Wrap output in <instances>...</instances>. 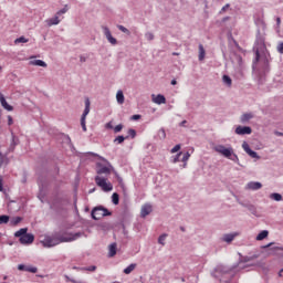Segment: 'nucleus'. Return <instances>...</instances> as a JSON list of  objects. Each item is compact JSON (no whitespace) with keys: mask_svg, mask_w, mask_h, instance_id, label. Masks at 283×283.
<instances>
[{"mask_svg":"<svg viewBox=\"0 0 283 283\" xmlns=\"http://www.w3.org/2000/svg\"><path fill=\"white\" fill-rule=\"evenodd\" d=\"M14 235L15 238H20V244H32V242H34V234L28 233V228H21Z\"/></svg>","mask_w":283,"mask_h":283,"instance_id":"obj_1","label":"nucleus"},{"mask_svg":"<svg viewBox=\"0 0 283 283\" xmlns=\"http://www.w3.org/2000/svg\"><path fill=\"white\" fill-rule=\"evenodd\" d=\"M214 151H217V154H221L224 158H229V160H238V155L233 153L232 147L227 148L224 145H217L214 147Z\"/></svg>","mask_w":283,"mask_h":283,"instance_id":"obj_2","label":"nucleus"},{"mask_svg":"<svg viewBox=\"0 0 283 283\" xmlns=\"http://www.w3.org/2000/svg\"><path fill=\"white\" fill-rule=\"evenodd\" d=\"M103 160L104 163H106V165H104L103 163H97L96 174H98V176H102V174H104L105 176H109V174L114 171V166H112V164H109V161H107L106 159Z\"/></svg>","mask_w":283,"mask_h":283,"instance_id":"obj_3","label":"nucleus"},{"mask_svg":"<svg viewBox=\"0 0 283 283\" xmlns=\"http://www.w3.org/2000/svg\"><path fill=\"white\" fill-rule=\"evenodd\" d=\"M56 235H57V239L61 244L63 242H74V240H78V238H81V235H83V233H81V232H76V233L64 232V233H60Z\"/></svg>","mask_w":283,"mask_h":283,"instance_id":"obj_4","label":"nucleus"},{"mask_svg":"<svg viewBox=\"0 0 283 283\" xmlns=\"http://www.w3.org/2000/svg\"><path fill=\"white\" fill-rule=\"evenodd\" d=\"M95 184L97 185V187H101L102 191H112V189H114L112 182H109L107 178L102 176L95 177Z\"/></svg>","mask_w":283,"mask_h":283,"instance_id":"obj_5","label":"nucleus"},{"mask_svg":"<svg viewBox=\"0 0 283 283\" xmlns=\"http://www.w3.org/2000/svg\"><path fill=\"white\" fill-rule=\"evenodd\" d=\"M105 216H112L108 209L98 207V208H94L92 211L93 220H101V218H105Z\"/></svg>","mask_w":283,"mask_h":283,"instance_id":"obj_6","label":"nucleus"},{"mask_svg":"<svg viewBox=\"0 0 283 283\" xmlns=\"http://www.w3.org/2000/svg\"><path fill=\"white\" fill-rule=\"evenodd\" d=\"M41 244H43V247H46L48 249L56 247L57 244H60L59 237L56 234L53 237H45L41 241Z\"/></svg>","mask_w":283,"mask_h":283,"instance_id":"obj_7","label":"nucleus"},{"mask_svg":"<svg viewBox=\"0 0 283 283\" xmlns=\"http://www.w3.org/2000/svg\"><path fill=\"white\" fill-rule=\"evenodd\" d=\"M90 105H91L90 98H86L85 99V109L81 117V126H82L83 132H87V126L85 125V118H87V114H90Z\"/></svg>","mask_w":283,"mask_h":283,"instance_id":"obj_8","label":"nucleus"},{"mask_svg":"<svg viewBox=\"0 0 283 283\" xmlns=\"http://www.w3.org/2000/svg\"><path fill=\"white\" fill-rule=\"evenodd\" d=\"M103 30L108 43H111L112 45H116L117 41L114 36H112V31H109V28L103 27Z\"/></svg>","mask_w":283,"mask_h":283,"instance_id":"obj_9","label":"nucleus"},{"mask_svg":"<svg viewBox=\"0 0 283 283\" xmlns=\"http://www.w3.org/2000/svg\"><path fill=\"white\" fill-rule=\"evenodd\" d=\"M252 129L249 126H238L235 128V134H238L239 136H244L245 134H251Z\"/></svg>","mask_w":283,"mask_h":283,"instance_id":"obj_10","label":"nucleus"},{"mask_svg":"<svg viewBox=\"0 0 283 283\" xmlns=\"http://www.w3.org/2000/svg\"><path fill=\"white\" fill-rule=\"evenodd\" d=\"M0 103L3 109H7V112H12L14 109L12 105L8 104V101H6V96H3V94L1 93H0Z\"/></svg>","mask_w":283,"mask_h":283,"instance_id":"obj_11","label":"nucleus"},{"mask_svg":"<svg viewBox=\"0 0 283 283\" xmlns=\"http://www.w3.org/2000/svg\"><path fill=\"white\" fill-rule=\"evenodd\" d=\"M151 211H153L151 205L149 203L144 205L140 210L142 218H147V216H149Z\"/></svg>","mask_w":283,"mask_h":283,"instance_id":"obj_12","label":"nucleus"},{"mask_svg":"<svg viewBox=\"0 0 283 283\" xmlns=\"http://www.w3.org/2000/svg\"><path fill=\"white\" fill-rule=\"evenodd\" d=\"M61 23V19H59V15L55 13L54 18L46 20V25L49 28H52V25H59Z\"/></svg>","mask_w":283,"mask_h":283,"instance_id":"obj_13","label":"nucleus"},{"mask_svg":"<svg viewBox=\"0 0 283 283\" xmlns=\"http://www.w3.org/2000/svg\"><path fill=\"white\" fill-rule=\"evenodd\" d=\"M249 189H252V191H258V189H262V184L258 181H251L247 186Z\"/></svg>","mask_w":283,"mask_h":283,"instance_id":"obj_14","label":"nucleus"},{"mask_svg":"<svg viewBox=\"0 0 283 283\" xmlns=\"http://www.w3.org/2000/svg\"><path fill=\"white\" fill-rule=\"evenodd\" d=\"M154 103H156V105H165V103H167V98L164 97V95H157L155 98H153Z\"/></svg>","mask_w":283,"mask_h":283,"instance_id":"obj_15","label":"nucleus"},{"mask_svg":"<svg viewBox=\"0 0 283 283\" xmlns=\"http://www.w3.org/2000/svg\"><path fill=\"white\" fill-rule=\"evenodd\" d=\"M17 145H19V138L17 136L12 135V142H11L9 150L14 151V147H17Z\"/></svg>","mask_w":283,"mask_h":283,"instance_id":"obj_16","label":"nucleus"},{"mask_svg":"<svg viewBox=\"0 0 283 283\" xmlns=\"http://www.w3.org/2000/svg\"><path fill=\"white\" fill-rule=\"evenodd\" d=\"M265 238H269V231L263 230L256 235V240L260 242L262 240H265Z\"/></svg>","mask_w":283,"mask_h":283,"instance_id":"obj_17","label":"nucleus"},{"mask_svg":"<svg viewBox=\"0 0 283 283\" xmlns=\"http://www.w3.org/2000/svg\"><path fill=\"white\" fill-rule=\"evenodd\" d=\"M207 52L205 51V46L199 44V61H205Z\"/></svg>","mask_w":283,"mask_h":283,"instance_id":"obj_18","label":"nucleus"},{"mask_svg":"<svg viewBox=\"0 0 283 283\" xmlns=\"http://www.w3.org/2000/svg\"><path fill=\"white\" fill-rule=\"evenodd\" d=\"M31 65H38L39 67H48V64L42 60H34L30 62Z\"/></svg>","mask_w":283,"mask_h":283,"instance_id":"obj_19","label":"nucleus"},{"mask_svg":"<svg viewBox=\"0 0 283 283\" xmlns=\"http://www.w3.org/2000/svg\"><path fill=\"white\" fill-rule=\"evenodd\" d=\"M116 98H117V103H119V105H123V103H125V95L123 94V91L117 92Z\"/></svg>","mask_w":283,"mask_h":283,"instance_id":"obj_20","label":"nucleus"},{"mask_svg":"<svg viewBox=\"0 0 283 283\" xmlns=\"http://www.w3.org/2000/svg\"><path fill=\"white\" fill-rule=\"evenodd\" d=\"M108 255L109 258H114V255H116V243H112L108 247Z\"/></svg>","mask_w":283,"mask_h":283,"instance_id":"obj_21","label":"nucleus"},{"mask_svg":"<svg viewBox=\"0 0 283 283\" xmlns=\"http://www.w3.org/2000/svg\"><path fill=\"white\" fill-rule=\"evenodd\" d=\"M235 239V234H224L223 237H222V241L223 242H233V240Z\"/></svg>","mask_w":283,"mask_h":283,"instance_id":"obj_22","label":"nucleus"},{"mask_svg":"<svg viewBox=\"0 0 283 283\" xmlns=\"http://www.w3.org/2000/svg\"><path fill=\"white\" fill-rule=\"evenodd\" d=\"M135 269H136V263H132V264L128 265L126 269H124L125 275H129V273H132L133 271H135Z\"/></svg>","mask_w":283,"mask_h":283,"instance_id":"obj_23","label":"nucleus"},{"mask_svg":"<svg viewBox=\"0 0 283 283\" xmlns=\"http://www.w3.org/2000/svg\"><path fill=\"white\" fill-rule=\"evenodd\" d=\"M23 220L21 217H15L10 220V227H17Z\"/></svg>","mask_w":283,"mask_h":283,"instance_id":"obj_24","label":"nucleus"},{"mask_svg":"<svg viewBox=\"0 0 283 283\" xmlns=\"http://www.w3.org/2000/svg\"><path fill=\"white\" fill-rule=\"evenodd\" d=\"M10 222V217L8 214L0 216V224H8Z\"/></svg>","mask_w":283,"mask_h":283,"instance_id":"obj_25","label":"nucleus"},{"mask_svg":"<svg viewBox=\"0 0 283 283\" xmlns=\"http://www.w3.org/2000/svg\"><path fill=\"white\" fill-rule=\"evenodd\" d=\"M30 40L25 36H20L18 39L14 40V44L19 45V43H28Z\"/></svg>","mask_w":283,"mask_h":283,"instance_id":"obj_26","label":"nucleus"},{"mask_svg":"<svg viewBox=\"0 0 283 283\" xmlns=\"http://www.w3.org/2000/svg\"><path fill=\"white\" fill-rule=\"evenodd\" d=\"M251 118H253V114L251 113H245L241 116L242 123H247V120H251Z\"/></svg>","mask_w":283,"mask_h":283,"instance_id":"obj_27","label":"nucleus"},{"mask_svg":"<svg viewBox=\"0 0 283 283\" xmlns=\"http://www.w3.org/2000/svg\"><path fill=\"white\" fill-rule=\"evenodd\" d=\"M270 198H272V200H275L276 202H280V200H282V195L274 192L270 196Z\"/></svg>","mask_w":283,"mask_h":283,"instance_id":"obj_28","label":"nucleus"},{"mask_svg":"<svg viewBox=\"0 0 283 283\" xmlns=\"http://www.w3.org/2000/svg\"><path fill=\"white\" fill-rule=\"evenodd\" d=\"M223 83H226V85H228L229 87H231V77L229 75H223Z\"/></svg>","mask_w":283,"mask_h":283,"instance_id":"obj_29","label":"nucleus"},{"mask_svg":"<svg viewBox=\"0 0 283 283\" xmlns=\"http://www.w3.org/2000/svg\"><path fill=\"white\" fill-rule=\"evenodd\" d=\"M114 143H118V145L125 143V137L119 135L114 139Z\"/></svg>","mask_w":283,"mask_h":283,"instance_id":"obj_30","label":"nucleus"},{"mask_svg":"<svg viewBox=\"0 0 283 283\" xmlns=\"http://www.w3.org/2000/svg\"><path fill=\"white\" fill-rule=\"evenodd\" d=\"M112 200H113V205H118V202H119V196H118V193H113V196H112Z\"/></svg>","mask_w":283,"mask_h":283,"instance_id":"obj_31","label":"nucleus"},{"mask_svg":"<svg viewBox=\"0 0 283 283\" xmlns=\"http://www.w3.org/2000/svg\"><path fill=\"white\" fill-rule=\"evenodd\" d=\"M165 240H167V234H161V235L158 238V243H159V244H163V247H165Z\"/></svg>","mask_w":283,"mask_h":283,"instance_id":"obj_32","label":"nucleus"},{"mask_svg":"<svg viewBox=\"0 0 283 283\" xmlns=\"http://www.w3.org/2000/svg\"><path fill=\"white\" fill-rule=\"evenodd\" d=\"M118 30L120 32H124V34H129V29L125 28L124 25H117Z\"/></svg>","mask_w":283,"mask_h":283,"instance_id":"obj_33","label":"nucleus"},{"mask_svg":"<svg viewBox=\"0 0 283 283\" xmlns=\"http://www.w3.org/2000/svg\"><path fill=\"white\" fill-rule=\"evenodd\" d=\"M25 271L28 272V273H36V271H39L36 268H34V266H27L25 268Z\"/></svg>","mask_w":283,"mask_h":283,"instance_id":"obj_34","label":"nucleus"},{"mask_svg":"<svg viewBox=\"0 0 283 283\" xmlns=\"http://www.w3.org/2000/svg\"><path fill=\"white\" fill-rule=\"evenodd\" d=\"M189 158H191V154H189V153L184 154L181 163H187V160H189Z\"/></svg>","mask_w":283,"mask_h":283,"instance_id":"obj_35","label":"nucleus"},{"mask_svg":"<svg viewBox=\"0 0 283 283\" xmlns=\"http://www.w3.org/2000/svg\"><path fill=\"white\" fill-rule=\"evenodd\" d=\"M242 148L244 149V151L248 154L251 150V147L249 146V144L247 142H244L242 144Z\"/></svg>","mask_w":283,"mask_h":283,"instance_id":"obj_36","label":"nucleus"},{"mask_svg":"<svg viewBox=\"0 0 283 283\" xmlns=\"http://www.w3.org/2000/svg\"><path fill=\"white\" fill-rule=\"evenodd\" d=\"M67 10H69V9H67V6H65L62 10H60V11L56 12V15H57V17H61V14H65V12H67Z\"/></svg>","mask_w":283,"mask_h":283,"instance_id":"obj_37","label":"nucleus"},{"mask_svg":"<svg viewBox=\"0 0 283 283\" xmlns=\"http://www.w3.org/2000/svg\"><path fill=\"white\" fill-rule=\"evenodd\" d=\"M114 132H115V134H118V132H123V124L115 126Z\"/></svg>","mask_w":283,"mask_h":283,"instance_id":"obj_38","label":"nucleus"},{"mask_svg":"<svg viewBox=\"0 0 283 283\" xmlns=\"http://www.w3.org/2000/svg\"><path fill=\"white\" fill-rule=\"evenodd\" d=\"M248 155L251 156V158H258V153L252 149L248 150Z\"/></svg>","mask_w":283,"mask_h":283,"instance_id":"obj_39","label":"nucleus"},{"mask_svg":"<svg viewBox=\"0 0 283 283\" xmlns=\"http://www.w3.org/2000/svg\"><path fill=\"white\" fill-rule=\"evenodd\" d=\"M180 151V144H177L172 149H171V154H176Z\"/></svg>","mask_w":283,"mask_h":283,"instance_id":"obj_40","label":"nucleus"},{"mask_svg":"<svg viewBox=\"0 0 283 283\" xmlns=\"http://www.w3.org/2000/svg\"><path fill=\"white\" fill-rule=\"evenodd\" d=\"M83 271H91V272H94V271H96V265H92V266H88V268H84Z\"/></svg>","mask_w":283,"mask_h":283,"instance_id":"obj_41","label":"nucleus"},{"mask_svg":"<svg viewBox=\"0 0 283 283\" xmlns=\"http://www.w3.org/2000/svg\"><path fill=\"white\" fill-rule=\"evenodd\" d=\"M128 134L132 138H136V130H134L133 128L128 129Z\"/></svg>","mask_w":283,"mask_h":283,"instance_id":"obj_42","label":"nucleus"},{"mask_svg":"<svg viewBox=\"0 0 283 283\" xmlns=\"http://www.w3.org/2000/svg\"><path fill=\"white\" fill-rule=\"evenodd\" d=\"M159 136H161L163 138H167V133H165L164 128L159 129Z\"/></svg>","mask_w":283,"mask_h":283,"instance_id":"obj_43","label":"nucleus"},{"mask_svg":"<svg viewBox=\"0 0 283 283\" xmlns=\"http://www.w3.org/2000/svg\"><path fill=\"white\" fill-rule=\"evenodd\" d=\"M146 39L148 41H154V33H146Z\"/></svg>","mask_w":283,"mask_h":283,"instance_id":"obj_44","label":"nucleus"},{"mask_svg":"<svg viewBox=\"0 0 283 283\" xmlns=\"http://www.w3.org/2000/svg\"><path fill=\"white\" fill-rule=\"evenodd\" d=\"M277 52H280V54H283V42H281V43L277 45Z\"/></svg>","mask_w":283,"mask_h":283,"instance_id":"obj_45","label":"nucleus"},{"mask_svg":"<svg viewBox=\"0 0 283 283\" xmlns=\"http://www.w3.org/2000/svg\"><path fill=\"white\" fill-rule=\"evenodd\" d=\"M130 120H140V115H133Z\"/></svg>","mask_w":283,"mask_h":283,"instance_id":"obj_46","label":"nucleus"},{"mask_svg":"<svg viewBox=\"0 0 283 283\" xmlns=\"http://www.w3.org/2000/svg\"><path fill=\"white\" fill-rule=\"evenodd\" d=\"M25 269H28V266H25L23 264L18 265L19 271H25Z\"/></svg>","mask_w":283,"mask_h":283,"instance_id":"obj_47","label":"nucleus"},{"mask_svg":"<svg viewBox=\"0 0 283 283\" xmlns=\"http://www.w3.org/2000/svg\"><path fill=\"white\" fill-rule=\"evenodd\" d=\"M0 191H3V177L0 176Z\"/></svg>","mask_w":283,"mask_h":283,"instance_id":"obj_48","label":"nucleus"},{"mask_svg":"<svg viewBox=\"0 0 283 283\" xmlns=\"http://www.w3.org/2000/svg\"><path fill=\"white\" fill-rule=\"evenodd\" d=\"M180 156H182V153H179V154L177 155V157L174 159V163H178V161H179L178 158H180Z\"/></svg>","mask_w":283,"mask_h":283,"instance_id":"obj_49","label":"nucleus"},{"mask_svg":"<svg viewBox=\"0 0 283 283\" xmlns=\"http://www.w3.org/2000/svg\"><path fill=\"white\" fill-rule=\"evenodd\" d=\"M255 61L256 62L260 61V51H256V53H255Z\"/></svg>","mask_w":283,"mask_h":283,"instance_id":"obj_50","label":"nucleus"},{"mask_svg":"<svg viewBox=\"0 0 283 283\" xmlns=\"http://www.w3.org/2000/svg\"><path fill=\"white\" fill-rule=\"evenodd\" d=\"M13 120H12V116H8V125H12Z\"/></svg>","mask_w":283,"mask_h":283,"instance_id":"obj_51","label":"nucleus"},{"mask_svg":"<svg viewBox=\"0 0 283 283\" xmlns=\"http://www.w3.org/2000/svg\"><path fill=\"white\" fill-rule=\"evenodd\" d=\"M228 8H229V4H226V6L221 9V12H227Z\"/></svg>","mask_w":283,"mask_h":283,"instance_id":"obj_52","label":"nucleus"},{"mask_svg":"<svg viewBox=\"0 0 283 283\" xmlns=\"http://www.w3.org/2000/svg\"><path fill=\"white\" fill-rule=\"evenodd\" d=\"M281 23H282V19L276 18V25H281Z\"/></svg>","mask_w":283,"mask_h":283,"instance_id":"obj_53","label":"nucleus"},{"mask_svg":"<svg viewBox=\"0 0 283 283\" xmlns=\"http://www.w3.org/2000/svg\"><path fill=\"white\" fill-rule=\"evenodd\" d=\"M185 125H187V120H182V122L180 123V127H185Z\"/></svg>","mask_w":283,"mask_h":283,"instance_id":"obj_54","label":"nucleus"},{"mask_svg":"<svg viewBox=\"0 0 283 283\" xmlns=\"http://www.w3.org/2000/svg\"><path fill=\"white\" fill-rule=\"evenodd\" d=\"M106 127H107L108 129H112V128H113L112 123H107V124H106Z\"/></svg>","mask_w":283,"mask_h":283,"instance_id":"obj_55","label":"nucleus"},{"mask_svg":"<svg viewBox=\"0 0 283 283\" xmlns=\"http://www.w3.org/2000/svg\"><path fill=\"white\" fill-rule=\"evenodd\" d=\"M177 84H178V82L176 80L171 81V85H177Z\"/></svg>","mask_w":283,"mask_h":283,"instance_id":"obj_56","label":"nucleus"},{"mask_svg":"<svg viewBox=\"0 0 283 283\" xmlns=\"http://www.w3.org/2000/svg\"><path fill=\"white\" fill-rule=\"evenodd\" d=\"M282 273H283V269L280 271L279 275L282 276Z\"/></svg>","mask_w":283,"mask_h":283,"instance_id":"obj_57","label":"nucleus"},{"mask_svg":"<svg viewBox=\"0 0 283 283\" xmlns=\"http://www.w3.org/2000/svg\"><path fill=\"white\" fill-rule=\"evenodd\" d=\"M175 56H178V53H174Z\"/></svg>","mask_w":283,"mask_h":283,"instance_id":"obj_58","label":"nucleus"},{"mask_svg":"<svg viewBox=\"0 0 283 283\" xmlns=\"http://www.w3.org/2000/svg\"><path fill=\"white\" fill-rule=\"evenodd\" d=\"M180 229H181V231H185V228L181 227Z\"/></svg>","mask_w":283,"mask_h":283,"instance_id":"obj_59","label":"nucleus"},{"mask_svg":"<svg viewBox=\"0 0 283 283\" xmlns=\"http://www.w3.org/2000/svg\"><path fill=\"white\" fill-rule=\"evenodd\" d=\"M1 70H3V67L0 66V72H1Z\"/></svg>","mask_w":283,"mask_h":283,"instance_id":"obj_60","label":"nucleus"}]
</instances>
